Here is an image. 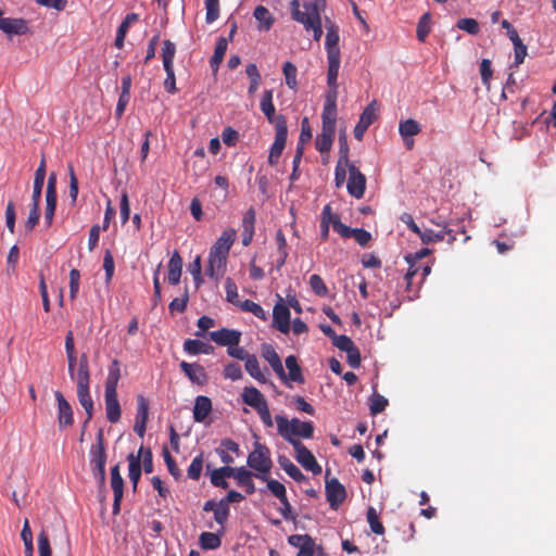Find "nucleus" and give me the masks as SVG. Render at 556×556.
I'll list each match as a JSON object with an SVG mask.
<instances>
[{
  "label": "nucleus",
  "mask_w": 556,
  "mask_h": 556,
  "mask_svg": "<svg viewBox=\"0 0 556 556\" xmlns=\"http://www.w3.org/2000/svg\"><path fill=\"white\" fill-rule=\"evenodd\" d=\"M334 220H341L337 214L332 213V208L330 204L324 206L321 211V219H320V239L321 241H326L329 238V227L330 224L334 229Z\"/></svg>",
  "instance_id": "nucleus-32"
},
{
  "label": "nucleus",
  "mask_w": 556,
  "mask_h": 556,
  "mask_svg": "<svg viewBox=\"0 0 556 556\" xmlns=\"http://www.w3.org/2000/svg\"><path fill=\"white\" fill-rule=\"evenodd\" d=\"M37 543L38 556H51L52 544L58 554H70V540L64 530H61L59 533H53L52 535L48 530H42L38 534Z\"/></svg>",
  "instance_id": "nucleus-4"
},
{
  "label": "nucleus",
  "mask_w": 556,
  "mask_h": 556,
  "mask_svg": "<svg viewBox=\"0 0 556 556\" xmlns=\"http://www.w3.org/2000/svg\"><path fill=\"white\" fill-rule=\"evenodd\" d=\"M184 350L188 354L197 355V354H211V353H213L214 348L211 344H207L201 340L187 339L184 342Z\"/></svg>",
  "instance_id": "nucleus-37"
},
{
  "label": "nucleus",
  "mask_w": 556,
  "mask_h": 556,
  "mask_svg": "<svg viewBox=\"0 0 556 556\" xmlns=\"http://www.w3.org/2000/svg\"><path fill=\"white\" fill-rule=\"evenodd\" d=\"M253 476V472L248 470L245 467H239L236 481L239 486L244 488V491L248 495H251L255 492V484L252 480Z\"/></svg>",
  "instance_id": "nucleus-39"
},
{
  "label": "nucleus",
  "mask_w": 556,
  "mask_h": 556,
  "mask_svg": "<svg viewBox=\"0 0 556 556\" xmlns=\"http://www.w3.org/2000/svg\"><path fill=\"white\" fill-rule=\"evenodd\" d=\"M336 116H337V105L329 106V104L324 105L321 119L323 126L326 128L328 126L331 129H336Z\"/></svg>",
  "instance_id": "nucleus-52"
},
{
  "label": "nucleus",
  "mask_w": 556,
  "mask_h": 556,
  "mask_svg": "<svg viewBox=\"0 0 556 556\" xmlns=\"http://www.w3.org/2000/svg\"><path fill=\"white\" fill-rule=\"evenodd\" d=\"M289 543L299 548L296 556H314L315 542L307 534H293L288 539Z\"/></svg>",
  "instance_id": "nucleus-21"
},
{
  "label": "nucleus",
  "mask_w": 556,
  "mask_h": 556,
  "mask_svg": "<svg viewBox=\"0 0 556 556\" xmlns=\"http://www.w3.org/2000/svg\"><path fill=\"white\" fill-rule=\"evenodd\" d=\"M247 464L258 472L255 477L266 480V476L273 467L269 448L260 442H255L254 450L249 454Z\"/></svg>",
  "instance_id": "nucleus-6"
},
{
  "label": "nucleus",
  "mask_w": 556,
  "mask_h": 556,
  "mask_svg": "<svg viewBox=\"0 0 556 556\" xmlns=\"http://www.w3.org/2000/svg\"><path fill=\"white\" fill-rule=\"evenodd\" d=\"M168 274H167V280L170 285H178L181 278L182 273V258L178 251H174L168 264Z\"/></svg>",
  "instance_id": "nucleus-28"
},
{
  "label": "nucleus",
  "mask_w": 556,
  "mask_h": 556,
  "mask_svg": "<svg viewBox=\"0 0 556 556\" xmlns=\"http://www.w3.org/2000/svg\"><path fill=\"white\" fill-rule=\"evenodd\" d=\"M121 379V364L113 359L109 366L108 376L104 382V393H117V386Z\"/></svg>",
  "instance_id": "nucleus-30"
},
{
  "label": "nucleus",
  "mask_w": 556,
  "mask_h": 556,
  "mask_svg": "<svg viewBox=\"0 0 556 556\" xmlns=\"http://www.w3.org/2000/svg\"><path fill=\"white\" fill-rule=\"evenodd\" d=\"M308 283H309L312 291L316 295L324 298L328 294V288L319 275H317V274L312 275L309 277Z\"/></svg>",
  "instance_id": "nucleus-53"
},
{
  "label": "nucleus",
  "mask_w": 556,
  "mask_h": 556,
  "mask_svg": "<svg viewBox=\"0 0 556 556\" xmlns=\"http://www.w3.org/2000/svg\"><path fill=\"white\" fill-rule=\"evenodd\" d=\"M45 178H46V160H45V155H42L40 164L35 172L33 194H31L33 202H37V201L41 200V192H42V188H43V184H45Z\"/></svg>",
  "instance_id": "nucleus-33"
},
{
  "label": "nucleus",
  "mask_w": 556,
  "mask_h": 556,
  "mask_svg": "<svg viewBox=\"0 0 556 556\" xmlns=\"http://www.w3.org/2000/svg\"><path fill=\"white\" fill-rule=\"evenodd\" d=\"M210 339L220 346L239 345L241 332L235 329L222 328L208 333Z\"/></svg>",
  "instance_id": "nucleus-18"
},
{
  "label": "nucleus",
  "mask_w": 556,
  "mask_h": 556,
  "mask_svg": "<svg viewBox=\"0 0 556 556\" xmlns=\"http://www.w3.org/2000/svg\"><path fill=\"white\" fill-rule=\"evenodd\" d=\"M237 231L233 228H228L223 231L220 237L211 248L210 252L222 255H229V251L236 240Z\"/></svg>",
  "instance_id": "nucleus-22"
},
{
  "label": "nucleus",
  "mask_w": 556,
  "mask_h": 556,
  "mask_svg": "<svg viewBox=\"0 0 556 556\" xmlns=\"http://www.w3.org/2000/svg\"><path fill=\"white\" fill-rule=\"evenodd\" d=\"M225 289L227 301L240 307L241 301H239L238 288L231 278L226 279Z\"/></svg>",
  "instance_id": "nucleus-59"
},
{
  "label": "nucleus",
  "mask_w": 556,
  "mask_h": 556,
  "mask_svg": "<svg viewBox=\"0 0 556 556\" xmlns=\"http://www.w3.org/2000/svg\"><path fill=\"white\" fill-rule=\"evenodd\" d=\"M228 47V40L224 37H220L216 41L214 54L210 60L211 68L216 72L219 68L220 63L223 62V59L225 56V53L227 51Z\"/></svg>",
  "instance_id": "nucleus-41"
},
{
  "label": "nucleus",
  "mask_w": 556,
  "mask_h": 556,
  "mask_svg": "<svg viewBox=\"0 0 556 556\" xmlns=\"http://www.w3.org/2000/svg\"><path fill=\"white\" fill-rule=\"evenodd\" d=\"M346 189L350 195L355 199H362L365 194L366 177L354 164L349 166Z\"/></svg>",
  "instance_id": "nucleus-11"
},
{
  "label": "nucleus",
  "mask_w": 556,
  "mask_h": 556,
  "mask_svg": "<svg viewBox=\"0 0 556 556\" xmlns=\"http://www.w3.org/2000/svg\"><path fill=\"white\" fill-rule=\"evenodd\" d=\"M340 58H328L327 84L329 87L338 88L337 79L340 68Z\"/></svg>",
  "instance_id": "nucleus-47"
},
{
  "label": "nucleus",
  "mask_w": 556,
  "mask_h": 556,
  "mask_svg": "<svg viewBox=\"0 0 556 556\" xmlns=\"http://www.w3.org/2000/svg\"><path fill=\"white\" fill-rule=\"evenodd\" d=\"M420 131H421L420 124L413 118L402 121L399 124V132H400L401 137H414V136L418 135Z\"/></svg>",
  "instance_id": "nucleus-45"
},
{
  "label": "nucleus",
  "mask_w": 556,
  "mask_h": 556,
  "mask_svg": "<svg viewBox=\"0 0 556 556\" xmlns=\"http://www.w3.org/2000/svg\"><path fill=\"white\" fill-rule=\"evenodd\" d=\"M162 455H163L164 462L167 466L168 472L175 479L180 478V476H181L180 470L177 467L176 462H175L174 457L170 455L168 447L166 445L163 446Z\"/></svg>",
  "instance_id": "nucleus-60"
},
{
  "label": "nucleus",
  "mask_w": 556,
  "mask_h": 556,
  "mask_svg": "<svg viewBox=\"0 0 556 556\" xmlns=\"http://www.w3.org/2000/svg\"><path fill=\"white\" fill-rule=\"evenodd\" d=\"M278 464L286 471V473L296 482H303L306 480V477L302 473V471L287 456L279 455Z\"/></svg>",
  "instance_id": "nucleus-38"
},
{
  "label": "nucleus",
  "mask_w": 556,
  "mask_h": 556,
  "mask_svg": "<svg viewBox=\"0 0 556 556\" xmlns=\"http://www.w3.org/2000/svg\"><path fill=\"white\" fill-rule=\"evenodd\" d=\"M262 355L268 362V364L271 366L275 374L282 381H286L287 375L283 369L281 359H280L278 353L275 351V349L270 344H263L262 345Z\"/></svg>",
  "instance_id": "nucleus-23"
},
{
  "label": "nucleus",
  "mask_w": 556,
  "mask_h": 556,
  "mask_svg": "<svg viewBox=\"0 0 556 556\" xmlns=\"http://www.w3.org/2000/svg\"><path fill=\"white\" fill-rule=\"evenodd\" d=\"M40 201L33 202L31 201V207L29 211L28 218L25 223V227L27 230L31 231L38 224L40 218V211H39Z\"/></svg>",
  "instance_id": "nucleus-61"
},
{
  "label": "nucleus",
  "mask_w": 556,
  "mask_h": 556,
  "mask_svg": "<svg viewBox=\"0 0 556 556\" xmlns=\"http://www.w3.org/2000/svg\"><path fill=\"white\" fill-rule=\"evenodd\" d=\"M277 431L287 442H301L298 438L311 439L314 434L312 421H302L299 418L288 419L282 415H276Z\"/></svg>",
  "instance_id": "nucleus-2"
},
{
  "label": "nucleus",
  "mask_w": 556,
  "mask_h": 556,
  "mask_svg": "<svg viewBox=\"0 0 556 556\" xmlns=\"http://www.w3.org/2000/svg\"><path fill=\"white\" fill-rule=\"evenodd\" d=\"M339 30L336 25L330 23L329 26H327V34H326V50H327V58H340V49H339Z\"/></svg>",
  "instance_id": "nucleus-31"
},
{
  "label": "nucleus",
  "mask_w": 556,
  "mask_h": 556,
  "mask_svg": "<svg viewBox=\"0 0 556 556\" xmlns=\"http://www.w3.org/2000/svg\"><path fill=\"white\" fill-rule=\"evenodd\" d=\"M253 16L258 23L257 27L260 30L268 31L275 22L273 14L263 5H257L254 9Z\"/></svg>",
  "instance_id": "nucleus-36"
},
{
  "label": "nucleus",
  "mask_w": 556,
  "mask_h": 556,
  "mask_svg": "<svg viewBox=\"0 0 556 556\" xmlns=\"http://www.w3.org/2000/svg\"><path fill=\"white\" fill-rule=\"evenodd\" d=\"M367 521L370 526V529L376 534H382L384 531V528L382 523L379 520V517L375 510V508L369 507L367 510Z\"/></svg>",
  "instance_id": "nucleus-64"
},
{
  "label": "nucleus",
  "mask_w": 556,
  "mask_h": 556,
  "mask_svg": "<svg viewBox=\"0 0 556 556\" xmlns=\"http://www.w3.org/2000/svg\"><path fill=\"white\" fill-rule=\"evenodd\" d=\"M334 131L336 129H331L328 126H326V128L321 127V132L317 135L315 140V147L317 151L320 153L330 151L333 142Z\"/></svg>",
  "instance_id": "nucleus-35"
},
{
  "label": "nucleus",
  "mask_w": 556,
  "mask_h": 556,
  "mask_svg": "<svg viewBox=\"0 0 556 556\" xmlns=\"http://www.w3.org/2000/svg\"><path fill=\"white\" fill-rule=\"evenodd\" d=\"M282 73L286 78V85L290 89L296 90V88H298V80H296L298 68H296V66L293 63L288 61L282 66Z\"/></svg>",
  "instance_id": "nucleus-48"
},
{
  "label": "nucleus",
  "mask_w": 556,
  "mask_h": 556,
  "mask_svg": "<svg viewBox=\"0 0 556 556\" xmlns=\"http://www.w3.org/2000/svg\"><path fill=\"white\" fill-rule=\"evenodd\" d=\"M89 454L90 466L93 476L101 485H104L106 479L105 464L108 456L105 451L104 433L102 429L98 430L96 435V443L91 445Z\"/></svg>",
  "instance_id": "nucleus-5"
},
{
  "label": "nucleus",
  "mask_w": 556,
  "mask_h": 556,
  "mask_svg": "<svg viewBox=\"0 0 556 556\" xmlns=\"http://www.w3.org/2000/svg\"><path fill=\"white\" fill-rule=\"evenodd\" d=\"M330 470H326V498L331 509L337 510L346 498L345 486L337 479H328Z\"/></svg>",
  "instance_id": "nucleus-7"
},
{
  "label": "nucleus",
  "mask_w": 556,
  "mask_h": 556,
  "mask_svg": "<svg viewBox=\"0 0 556 556\" xmlns=\"http://www.w3.org/2000/svg\"><path fill=\"white\" fill-rule=\"evenodd\" d=\"M56 176L54 173H50L46 189L45 222L47 227H50L52 225L56 208Z\"/></svg>",
  "instance_id": "nucleus-10"
},
{
  "label": "nucleus",
  "mask_w": 556,
  "mask_h": 556,
  "mask_svg": "<svg viewBox=\"0 0 556 556\" xmlns=\"http://www.w3.org/2000/svg\"><path fill=\"white\" fill-rule=\"evenodd\" d=\"M279 122L280 123L277 124V130H275V140L268 155V163L271 166L278 163L287 142L288 126L282 118H280Z\"/></svg>",
  "instance_id": "nucleus-9"
},
{
  "label": "nucleus",
  "mask_w": 556,
  "mask_h": 556,
  "mask_svg": "<svg viewBox=\"0 0 556 556\" xmlns=\"http://www.w3.org/2000/svg\"><path fill=\"white\" fill-rule=\"evenodd\" d=\"M138 20V14L136 13H129L125 16L121 25L118 26L116 38H115V47L118 49H122L124 47V40L126 37V34L128 31V28L131 23L136 22Z\"/></svg>",
  "instance_id": "nucleus-42"
},
{
  "label": "nucleus",
  "mask_w": 556,
  "mask_h": 556,
  "mask_svg": "<svg viewBox=\"0 0 556 556\" xmlns=\"http://www.w3.org/2000/svg\"><path fill=\"white\" fill-rule=\"evenodd\" d=\"M106 418L110 422L116 424L121 420L122 408L117 393H104Z\"/></svg>",
  "instance_id": "nucleus-25"
},
{
  "label": "nucleus",
  "mask_w": 556,
  "mask_h": 556,
  "mask_svg": "<svg viewBox=\"0 0 556 556\" xmlns=\"http://www.w3.org/2000/svg\"><path fill=\"white\" fill-rule=\"evenodd\" d=\"M285 363L289 370V379L293 382L304 383V377L302 369L298 364V358L294 355H289L287 356Z\"/></svg>",
  "instance_id": "nucleus-44"
},
{
  "label": "nucleus",
  "mask_w": 556,
  "mask_h": 556,
  "mask_svg": "<svg viewBox=\"0 0 556 556\" xmlns=\"http://www.w3.org/2000/svg\"><path fill=\"white\" fill-rule=\"evenodd\" d=\"M205 10L206 23H214L219 17V0H205Z\"/></svg>",
  "instance_id": "nucleus-56"
},
{
  "label": "nucleus",
  "mask_w": 556,
  "mask_h": 556,
  "mask_svg": "<svg viewBox=\"0 0 556 556\" xmlns=\"http://www.w3.org/2000/svg\"><path fill=\"white\" fill-rule=\"evenodd\" d=\"M456 27L470 35H477L480 30L479 23L471 17H464L457 21Z\"/></svg>",
  "instance_id": "nucleus-55"
},
{
  "label": "nucleus",
  "mask_w": 556,
  "mask_h": 556,
  "mask_svg": "<svg viewBox=\"0 0 556 556\" xmlns=\"http://www.w3.org/2000/svg\"><path fill=\"white\" fill-rule=\"evenodd\" d=\"M240 309L243 312L252 313L255 317H257L262 320H267V314L263 309V307L260 304H257L251 300L242 301L240 303Z\"/></svg>",
  "instance_id": "nucleus-51"
},
{
  "label": "nucleus",
  "mask_w": 556,
  "mask_h": 556,
  "mask_svg": "<svg viewBox=\"0 0 556 556\" xmlns=\"http://www.w3.org/2000/svg\"><path fill=\"white\" fill-rule=\"evenodd\" d=\"M265 481L267 483V489L271 492V494L275 497H277L278 500H285V497L287 496V491L281 482L274 479H268L267 477Z\"/></svg>",
  "instance_id": "nucleus-63"
},
{
  "label": "nucleus",
  "mask_w": 556,
  "mask_h": 556,
  "mask_svg": "<svg viewBox=\"0 0 556 556\" xmlns=\"http://www.w3.org/2000/svg\"><path fill=\"white\" fill-rule=\"evenodd\" d=\"M121 379V364L113 359L109 366L108 376L104 382V393H117V386Z\"/></svg>",
  "instance_id": "nucleus-29"
},
{
  "label": "nucleus",
  "mask_w": 556,
  "mask_h": 556,
  "mask_svg": "<svg viewBox=\"0 0 556 556\" xmlns=\"http://www.w3.org/2000/svg\"><path fill=\"white\" fill-rule=\"evenodd\" d=\"M244 367L248 374L253 377L255 380H257L261 383L266 382V377L262 372L260 368V364L257 361V357L254 354H251L245 361H244Z\"/></svg>",
  "instance_id": "nucleus-43"
},
{
  "label": "nucleus",
  "mask_w": 556,
  "mask_h": 556,
  "mask_svg": "<svg viewBox=\"0 0 556 556\" xmlns=\"http://www.w3.org/2000/svg\"><path fill=\"white\" fill-rule=\"evenodd\" d=\"M111 488L114 494L112 511L113 515H117L121 510V502L124 493V480L119 473L118 465H115L111 469Z\"/></svg>",
  "instance_id": "nucleus-19"
},
{
  "label": "nucleus",
  "mask_w": 556,
  "mask_h": 556,
  "mask_svg": "<svg viewBox=\"0 0 556 556\" xmlns=\"http://www.w3.org/2000/svg\"><path fill=\"white\" fill-rule=\"evenodd\" d=\"M334 231L345 239L353 237L361 247H366L371 240L369 231L363 228H350L341 220H334Z\"/></svg>",
  "instance_id": "nucleus-12"
},
{
  "label": "nucleus",
  "mask_w": 556,
  "mask_h": 556,
  "mask_svg": "<svg viewBox=\"0 0 556 556\" xmlns=\"http://www.w3.org/2000/svg\"><path fill=\"white\" fill-rule=\"evenodd\" d=\"M273 321L280 332L288 333L290 331V311L280 295H278V302L273 309Z\"/></svg>",
  "instance_id": "nucleus-14"
},
{
  "label": "nucleus",
  "mask_w": 556,
  "mask_h": 556,
  "mask_svg": "<svg viewBox=\"0 0 556 556\" xmlns=\"http://www.w3.org/2000/svg\"><path fill=\"white\" fill-rule=\"evenodd\" d=\"M430 13H425L418 21L417 24V38L420 41H425L430 33Z\"/></svg>",
  "instance_id": "nucleus-57"
},
{
  "label": "nucleus",
  "mask_w": 556,
  "mask_h": 556,
  "mask_svg": "<svg viewBox=\"0 0 556 556\" xmlns=\"http://www.w3.org/2000/svg\"><path fill=\"white\" fill-rule=\"evenodd\" d=\"M142 452H143V446H141L139 448L137 455L130 453L127 456V460H128V476H129V480H130V482L132 484L134 491H136L138 482L140 480V477H141V456H142Z\"/></svg>",
  "instance_id": "nucleus-24"
},
{
  "label": "nucleus",
  "mask_w": 556,
  "mask_h": 556,
  "mask_svg": "<svg viewBox=\"0 0 556 556\" xmlns=\"http://www.w3.org/2000/svg\"><path fill=\"white\" fill-rule=\"evenodd\" d=\"M228 256L222 254L208 253L207 267L205 274L213 280L219 281L226 274Z\"/></svg>",
  "instance_id": "nucleus-16"
},
{
  "label": "nucleus",
  "mask_w": 556,
  "mask_h": 556,
  "mask_svg": "<svg viewBox=\"0 0 556 556\" xmlns=\"http://www.w3.org/2000/svg\"><path fill=\"white\" fill-rule=\"evenodd\" d=\"M223 375L226 379H230L232 381H237L243 376L240 365L232 362L225 365Z\"/></svg>",
  "instance_id": "nucleus-62"
},
{
  "label": "nucleus",
  "mask_w": 556,
  "mask_h": 556,
  "mask_svg": "<svg viewBox=\"0 0 556 556\" xmlns=\"http://www.w3.org/2000/svg\"><path fill=\"white\" fill-rule=\"evenodd\" d=\"M292 447L295 452L296 462L303 468L312 471L314 475L321 472V466L317 463L313 453L302 442H292Z\"/></svg>",
  "instance_id": "nucleus-8"
},
{
  "label": "nucleus",
  "mask_w": 556,
  "mask_h": 556,
  "mask_svg": "<svg viewBox=\"0 0 556 556\" xmlns=\"http://www.w3.org/2000/svg\"><path fill=\"white\" fill-rule=\"evenodd\" d=\"M244 404L253 407L255 410L267 404L263 393L255 387H245L241 394Z\"/></svg>",
  "instance_id": "nucleus-27"
},
{
  "label": "nucleus",
  "mask_w": 556,
  "mask_h": 556,
  "mask_svg": "<svg viewBox=\"0 0 556 556\" xmlns=\"http://www.w3.org/2000/svg\"><path fill=\"white\" fill-rule=\"evenodd\" d=\"M203 453H200L192 459L187 470V476L189 479L194 481H198L200 479L203 469Z\"/></svg>",
  "instance_id": "nucleus-50"
},
{
  "label": "nucleus",
  "mask_w": 556,
  "mask_h": 556,
  "mask_svg": "<svg viewBox=\"0 0 556 556\" xmlns=\"http://www.w3.org/2000/svg\"><path fill=\"white\" fill-rule=\"evenodd\" d=\"M245 73H247L248 77L250 78V86H249L248 92H249V94H253L258 89L261 80H262L260 71H258L256 64L251 63V64L247 65Z\"/></svg>",
  "instance_id": "nucleus-46"
},
{
  "label": "nucleus",
  "mask_w": 556,
  "mask_h": 556,
  "mask_svg": "<svg viewBox=\"0 0 556 556\" xmlns=\"http://www.w3.org/2000/svg\"><path fill=\"white\" fill-rule=\"evenodd\" d=\"M90 369L88 356L83 353L79 357V366L76 374V387H77V399L79 404L86 412V419L84 421V428L88 426L93 417V400L90 394Z\"/></svg>",
  "instance_id": "nucleus-1"
},
{
  "label": "nucleus",
  "mask_w": 556,
  "mask_h": 556,
  "mask_svg": "<svg viewBox=\"0 0 556 556\" xmlns=\"http://www.w3.org/2000/svg\"><path fill=\"white\" fill-rule=\"evenodd\" d=\"M180 368L192 382L203 384L206 381V374L201 365L189 364L182 361Z\"/></svg>",
  "instance_id": "nucleus-34"
},
{
  "label": "nucleus",
  "mask_w": 556,
  "mask_h": 556,
  "mask_svg": "<svg viewBox=\"0 0 556 556\" xmlns=\"http://www.w3.org/2000/svg\"><path fill=\"white\" fill-rule=\"evenodd\" d=\"M54 396L58 403V425L60 429L73 426L74 415L71 404L61 391H55Z\"/></svg>",
  "instance_id": "nucleus-15"
},
{
  "label": "nucleus",
  "mask_w": 556,
  "mask_h": 556,
  "mask_svg": "<svg viewBox=\"0 0 556 556\" xmlns=\"http://www.w3.org/2000/svg\"><path fill=\"white\" fill-rule=\"evenodd\" d=\"M453 231V228L447 227V225H444V229L441 231H433L432 229H424L421 230L420 235L418 236L424 244H430L434 242H440L445 239V235H451Z\"/></svg>",
  "instance_id": "nucleus-40"
},
{
  "label": "nucleus",
  "mask_w": 556,
  "mask_h": 556,
  "mask_svg": "<svg viewBox=\"0 0 556 556\" xmlns=\"http://www.w3.org/2000/svg\"><path fill=\"white\" fill-rule=\"evenodd\" d=\"M376 111H377V103L376 101H371L363 111V113L359 116V121L356 124L354 128V137L357 140H362L364 137V134L368 129V127L375 122L376 119Z\"/></svg>",
  "instance_id": "nucleus-17"
},
{
  "label": "nucleus",
  "mask_w": 556,
  "mask_h": 556,
  "mask_svg": "<svg viewBox=\"0 0 556 556\" xmlns=\"http://www.w3.org/2000/svg\"><path fill=\"white\" fill-rule=\"evenodd\" d=\"M273 99L274 91L271 89L264 90L260 102V109L266 116L267 121L270 124H274L275 130H277V124L280 123V118L283 119L285 124H287V119L282 114L276 115V109Z\"/></svg>",
  "instance_id": "nucleus-13"
},
{
  "label": "nucleus",
  "mask_w": 556,
  "mask_h": 556,
  "mask_svg": "<svg viewBox=\"0 0 556 556\" xmlns=\"http://www.w3.org/2000/svg\"><path fill=\"white\" fill-rule=\"evenodd\" d=\"M176 54V46L170 40H164L162 48L163 67L174 66V58Z\"/></svg>",
  "instance_id": "nucleus-49"
},
{
  "label": "nucleus",
  "mask_w": 556,
  "mask_h": 556,
  "mask_svg": "<svg viewBox=\"0 0 556 556\" xmlns=\"http://www.w3.org/2000/svg\"><path fill=\"white\" fill-rule=\"evenodd\" d=\"M388 404H389V402L383 395L374 393L372 396L370 397V405H369L370 414L372 416H375V415L382 413L386 409V407L388 406Z\"/></svg>",
  "instance_id": "nucleus-54"
},
{
  "label": "nucleus",
  "mask_w": 556,
  "mask_h": 556,
  "mask_svg": "<svg viewBox=\"0 0 556 556\" xmlns=\"http://www.w3.org/2000/svg\"><path fill=\"white\" fill-rule=\"evenodd\" d=\"M0 29L7 35H26L30 33L28 21L24 18L0 17Z\"/></svg>",
  "instance_id": "nucleus-20"
},
{
  "label": "nucleus",
  "mask_w": 556,
  "mask_h": 556,
  "mask_svg": "<svg viewBox=\"0 0 556 556\" xmlns=\"http://www.w3.org/2000/svg\"><path fill=\"white\" fill-rule=\"evenodd\" d=\"M137 413L135 420H148L149 419V401L141 394L137 395Z\"/></svg>",
  "instance_id": "nucleus-58"
},
{
  "label": "nucleus",
  "mask_w": 556,
  "mask_h": 556,
  "mask_svg": "<svg viewBox=\"0 0 556 556\" xmlns=\"http://www.w3.org/2000/svg\"><path fill=\"white\" fill-rule=\"evenodd\" d=\"M303 8L304 11H301L299 0H292V18L299 23H302L306 30H313V37L316 41H318L323 36V27L318 7L316 5V3L307 1L304 2Z\"/></svg>",
  "instance_id": "nucleus-3"
},
{
  "label": "nucleus",
  "mask_w": 556,
  "mask_h": 556,
  "mask_svg": "<svg viewBox=\"0 0 556 556\" xmlns=\"http://www.w3.org/2000/svg\"><path fill=\"white\" fill-rule=\"evenodd\" d=\"M212 401L208 396L199 395L195 397L193 406V419L197 422H205L212 412Z\"/></svg>",
  "instance_id": "nucleus-26"
}]
</instances>
